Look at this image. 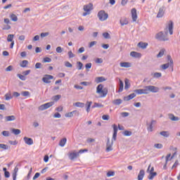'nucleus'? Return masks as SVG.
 <instances>
[{"label": "nucleus", "mask_w": 180, "mask_h": 180, "mask_svg": "<svg viewBox=\"0 0 180 180\" xmlns=\"http://www.w3.org/2000/svg\"><path fill=\"white\" fill-rule=\"evenodd\" d=\"M112 127H113V135H112V139L111 140V143L110 142L109 138H108L107 139L106 150H105L107 153H109L110 151H112L113 141H115L117 138V127L115 124H114L112 125Z\"/></svg>", "instance_id": "f257e3e1"}, {"label": "nucleus", "mask_w": 180, "mask_h": 180, "mask_svg": "<svg viewBox=\"0 0 180 180\" xmlns=\"http://www.w3.org/2000/svg\"><path fill=\"white\" fill-rule=\"evenodd\" d=\"M96 94L100 95V98H105L108 94V89H104V85L101 84L97 85Z\"/></svg>", "instance_id": "f03ea898"}, {"label": "nucleus", "mask_w": 180, "mask_h": 180, "mask_svg": "<svg viewBox=\"0 0 180 180\" xmlns=\"http://www.w3.org/2000/svg\"><path fill=\"white\" fill-rule=\"evenodd\" d=\"M143 89L146 91V94L151 93H158L160 91V88L153 85H148L143 86Z\"/></svg>", "instance_id": "7ed1b4c3"}, {"label": "nucleus", "mask_w": 180, "mask_h": 180, "mask_svg": "<svg viewBox=\"0 0 180 180\" xmlns=\"http://www.w3.org/2000/svg\"><path fill=\"white\" fill-rule=\"evenodd\" d=\"M167 34L168 32H165V34L163 33V32H159L156 36L155 38L157 40H159L160 41H167L169 40L167 38Z\"/></svg>", "instance_id": "20e7f679"}, {"label": "nucleus", "mask_w": 180, "mask_h": 180, "mask_svg": "<svg viewBox=\"0 0 180 180\" xmlns=\"http://www.w3.org/2000/svg\"><path fill=\"white\" fill-rule=\"evenodd\" d=\"M92 10H94V5L91 3L84 6V11L85 12L82 13V16H87L88 15H90Z\"/></svg>", "instance_id": "39448f33"}, {"label": "nucleus", "mask_w": 180, "mask_h": 180, "mask_svg": "<svg viewBox=\"0 0 180 180\" xmlns=\"http://www.w3.org/2000/svg\"><path fill=\"white\" fill-rule=\"evenodd\" d=\"M97 17L101 21H105L106 19L108 18V14L106 13L104 11H99L97 13Z\"/></svg>", "instance_id": "423d86ee"}, {"label": "nucleus", "mask_w": 180, "mask_h": 180, "mask_svg": "<svg viewBox=\"0 0 180 180\" xmlns=\"http://www.w3.org/2000/svg\"><path fill=\"white\" fill-rule=\"evenodd\" d=\"M53 105H54V102L46 103L45 104L41 105H40V107H39V110H41V111L46 110L49 108L53 106Z\"/></svg>", "instance_id": "0eeeda50"}, {"label": "nucleus", "mask_w": 180, "mask_h": 180, "mask_svg": "<svg viewBox=\"0 0 180 180\" xmlns=\"http://www.w3.org/2000/svg\"><path fill=\"white\" fill-rule=\"evenodd\" d=\"M54 77L49 75H46L44 78H42V82H44L45 84H51V80L53 79Z\"/></svg>", "instance_id": "6e6552de"}, {"label": "nucleus", "mask_w": 180, "mask_h": 180, "mask_svg": "<svg viewBox=\"0 0 180 180\" xmlns=\"http://www.w3.org/2000/svg\"><path fill=\"white\" fill-rule=\"evenodd\" d=\"M79 153L77 152H72V153H69V158L70 160H75L77 157H79Z\"/></svg>", "instance_id": "1a4fd4ad"}, {"label": "nucleus", "mask_w": 180, "mask_h": 180, "mask_svg": "<svg viewBox=\"0 0 180 180\" xmlns=\"http://www.w3.org/2000/svg\"><path fill=\"white\" fill-rule=\"evenodd\" d=\"M131 16L133 22H136L137 20V10L136 8L131 9Z\"/></svg>", "instance_id": "9d476101"}, {"label": "nucleus", "mask_w": 180, "mask_h": 180, "mask_svg": "<svg viewBox=\"0 0 180 180\" xmlns=\"http://www.w3.org/2000/svg\"><path fill=\"white\" fill-rule=\"evenodd\" d=\"M23 141L27 146H32L33 144V139L32 138L25 136L23 138Z\"/></svg>", "instance_id": "9b49d317"}, {"label": "nucleus", "mask_w": 180, "mask_h": 180, "mask_svg": "<svg viewBox=\"0 0 180 180\" xmlns=\"http://www.w3.org/2000/svg\"><path fill=\"white\" fill-rule=\"evenodd\" d=\"M173 28H174V22H172V20H169V25H168V30H169V33L171 35L174 33V32L172 30Z\"/></svg>", "instance_id": "f8f14e48"}, {"label": "nucleus", "mask_w": 180, "mask_h": 180, "mask_svg": "<svg viewBox=\"0 0 180 180\" xmlns=\"http://www.w3.org/2000/svg\"><path fill=\"white\" fill-rule=\"evenodd\" d=\"M136 97V94L135 93H131V94H129L128 96H125L124 98V101H129L131 99L134 98Z\"/></svg>", "instance_id": "ddd939ff"}, {"label": "nucleus", "mask_w": 180, "mask_h": 180, "mask_svg": "<svg viewBox=\"0 0 180 180\" xmlns=\"http://www.w3.org/2000/svg\"><path fill=\"white\" fill-rule=\"evenodd\" d=\"M131 56L136 58H141V53L139 52L131 51L130 53Z\"/></svg>", "instance_id": "4468645a"}, {"label": "nucleus", "mask_w": 180, "mask_h": 180, "mask_svg": "<svg viewBox=\"0 0 180 180\" xmlns=\"http://www.w3.org/2000/svg\"><path fill=\"white\" fill-rule=\"evenodd\" d=\"M168 117L172 122H178L179 120V117H175L174 114H168Z\"/></svg>", "instance_id": "2eb2a0df"}, {"label": "nucleus", "mask_w": 180, "mask_h": 180, "mask_svg": "<svg viewBox=\"0 0 180 180\" xmlns=\"http://www.w3.org/2000/svg\"><path fill=\"white\" fill-rule=\"evenodd\" d=\"M134 92L138 95H147V93L144 89L134 90Z\"/></svg>", "instance_id": "dca6fc26"}, {"label": "nucleus", "mask_w": 180, "mask_h": 180, "mask_svg": "<svg viewBox=\"0 0 180 180\" xmlns=\"http://www.w3.org/2000/svg\"><path fill=\"white\" fill-rule=\"evenodd\" d=\"M144 176H145V171L144 169H141L138 175V180H143Z\"/></svg>", "instance_id": "f3484780"}, {"label": "nucleus", "mask_w": 180, "mask_h": 180, "mask_svg": "<svg viewBox=\"0 0 180 180\" xmlns=\"http://www.w3.org/2000/svg\"><path fill=\"white\" fill-rule=\"evenodd\" d=\"M164 13H165L164 8L162 7V8H159V11L158 13L157 18H162L164 16Z\"/></svg>", "instance_id": "a211bd4d"}, {"label": "nucleus", "mask_w": 180, "mask_h": 180, "mask_svg": "<svg viewBox=\"0 0 180 180\" xmlns=\"http://www.w3.org/2000/svg\"><path fill=\"white\" fill-rule=\"evenodd\" d=\"M131 64L128 62H122L120 63V67L124 68H131Z\"/></svg>", "instance_id": "6ab92c4d"}, {"label": "nucleus", "mask_w": 180, "mask_h": 180, "mask_svg": "<svg viewBox=\"0 0 180 180\" xmlns=\"http://www.w3.org/2000/svg\"><path fill=\"white\" fill-rule=\"evenodd\" d=\"M106 81L104 77H98L96 78L95 82L96 84H100Z\"/></svg>", "instance_id": "aec40b11"}, {"label": "nucleus", "mask_w": 180, "mask_h": 180, "mask_svg": "<svg viewBox=\"0 0 180 180\" xmlns=\"http://www.w3.org/2000/svg\"><path fill=\"white\" fill-rule=\"evenodd\" d=\"M147 46H148V43H144L142 41H140L138 44V46H139V48L142 49H146L147 48Z\"/></svg>", "instance_id": "412c9836"}, {"label": "nucleus", "mask_w": 180, "mask_h": 180, "mask_svg": "<svg viewBox=\"0 0 180 180\" xmlns=\"http://www.w3.org/2000/svg\"><path fill=\"white\" fill-rule=\"evenodd\" d=\"M15 120V117L14 115L6 116L5 121L6 122H12Z\"/></svg>", "instance_id": "4be33fe9"}, {"label": "nucleus", "mask_w": 180, "mask_h": 180, "mask_svg": "<svg viewBox=\"0 0 180 180\" xmlns=\"http://www.w3.org/2000/svg\"><path fill=\"white\" fill-rule=\"evenodd\" d=\"M122 103H123L122 99H115L112 101V104L115 105H120L122 104Z\"/></svg>", "instance_id": "5701e85b"}, {"label": "nucleus", "mask_w": 180, "mask_h": 180, "mask_svg": "<svg viewBox=\"0 0 180 180\" xmlns=\"http://www.w3.org/2000/svg\"><path fill=\"white\" fill-rule=\"evenodd\" d=\"M11 131L13 134H14L15 136L17 135H20L21 134V130L19 129H15V128H13L11 129Z\"/></svg>", "instance_id": "b1692460"}, {"label": "nucleus", "mask_w": 180, "mask_h": 180, "mask_svg": "<svg viewBox=\"0 0 180 180\" xmlns=\"http://www.w3.org/2000/svg\"><path fill=\"white\" fill-rule=\"evenodd\" d=\"M18 172V168L15 167L14 169V172H13V174H12L13 180H17Z\"/></svg>", "instance_id": "393cba45"}, {"label": "nucleus", "mask_w": 180, "mask_h": 180, "mask_svg": "<svg viewBox=\"0 0 180 180\" xmlns=\"http://www.w3.org/2000/svg\"><path fill=\"white\" fill-rule=\"evenodd\" d=\"M120 24H121L122 26L128 25V20L126 18H121Z\"/></svg>", "instance_id": "a878e982"}, {"label": "nucleus", "mask_w": 180, "mask_h": 180, "mask_svg": "<svg viewBox=\"0 0 180 180\" xmlns=\"http://www.w3.org/2000/svg\"><path fill=\"white\" fill-rule=\"evenodd\" d=\"M157 176V172H149V176H148V179L153 180L154 177Z\"/></svg>", "instance_id": "bb28decb"}, {"label": "nucleus", "mask_w": 180, "mask_h": 180, "mask_svg": "<svg viewBox=\"0 0 180 180\" xmlns=\"http://www.w3.org/2000/svg\"><path fill=\"white\" fill-rule=\"evenodd\" d=\"M167 60L169 61V63H171L172 71H174V61L170 55L167 56Z\"/></svg>", "instance_id": "cd10ccee"}, {"label": "nucleus", "mask_w": 180, "mask_h": 180, "mask_svg": "<svg viewBox=\"0 0 180 180\" xmlns=\"http://www.w3.org/2000/svg\"><path fill=\"white\" fill-rule=\"evenodd\" d=\"M123 89H124V83H123L122 80H121L120 79V89H118L117 92H119V93L122 92Z\"/></svg>", "instance_id": "c85d7f7f"}, {"label": "nucleus", "mask_w": 180, "mask_h": 180, "mask_svg": "<svg viewBox=\"0 0 180 180\" xmlns=\"http://www.w3.org/2000/svg\"><path fill=\"white\" fill-rule=\"evenodd\" d=\"M66 142H67L66 138H63L62 140L60 141L59 146L60 147H64L66 144Z\"/></svg>", "instance_id": "c756f323"}, {"label": "nucleus", "mask_w": 180, "mask_h": 180, "mask_svg": "<svg viewBox=\"0 0 180 180\" xmlns=\"http://www.w3.org/2000/svg\"><path fill=\"white\" fill-rule=\"evenodd\" d=\"M74 105L77 108H84V103L82 102H76Z\"/></svg>", "instance_id": "7c9ffc66"}, {"label": "nucleus", "mask_w": 180, "mask_h": 180, "mask_svg": "<svg viewBox=\"0 0 180 180\" xmlns=\"http://www.w3.org/2000/svg\"><path fill=\"white\" fill-rule=\"evenodd\" d=\"M169 67H171L170 63H167L161 65V68L163 70H167Z\"/></svg>", "instance_id": "2f4dec72"}, {"label": "nucleus", "mask_w": 180, "mask_h": 180, "mask_svg": "<svg viewBox=\"0 0 180 180\" xmlns=\"http://www.w3.org/2000/svg\"><path fill=\"white\" fill-rule=\"evenodd\" d=\"M10 19H11V20L13 22H17L18 21V17L15 14L10 15Z\"/></svg>", "instance_id": "473e14b6"}, {"label": "nucleus", "mask_w": 180, "mask_h": 180, "mask_svg": "<svg viewBox=\"0 0 180 180\" xmlns=\"http://www.w3.org/2000/svg\"><path fill=\"white\" fill-rule=\"evenodd\" d=\"M13 98V96H11V93H7L5 94V100L7 101H10Z\"/></svg>", "instance_id": "72a5a7b5"}, {"label": "nucleus", "mask_w": 180, "mask_h": 180, "mask_svg": "<svg viewBox=\"0 0 180 180\" xmlns=\"http://www.w3.org/2000/svg\"><path fill=\"white\" fill-rule=\"evenodd\" d=\"M165 51H166L165 49H161L160 51H159L158 54L157 55V58H161L164 56Z\"/></svg>", "instance_id": "f704fd0d"}, {"label": "nucleus", "mask_w": 180, "mask_h": 180, "mask_svg": "<svg viewBox=\"0 0 180 180\" xmlns=\"http://www.w3.org/2000/svg\"><path fill=\"white\" fill-rule=\"evenodd\" d=\"M162 136H164V137H169V133L168 131H160L159 133Z\"/></svg>", "instance_id": "c9c22d12"}, {"label": "nucleus", "mask_w": 180, "mask_h": 180, "mask_svg": "<svg viewBox=\"0 0 180 180\" xmlns=\"http://www.w3.org/2000/svg\"><path fill=\"white\" fill-rule=\"evenodd\" d=\"M13 39H14V35L13 34H8V38H7V41H8V42H14Z\"/></svg>", "instance_id": "e433bc0d"}, {"label": "nucleus", "mask_w": 180, "mask_h": 180, "mask_svg": "<svg viewBox=\"0 0 180 180\" xmlns=\"http://www.w3.org/2000/svg\"><path fill=\"white\" fill-rule=\"evenodd\" d=\"M147 131L149 132H152L153 131V126L152 124L147 123Z\"/></svg>", "instance_id": "4c0bfd02"}, {"label": "nucleus", "mask_w": 180, "mask_h": 180, "mask_svg": "<svg viewBox=\"0 0 180 180\" xmlns=\"http://www.w3.org/2000/svg\"><path fill=\"white\" fill-rule=\"evenodd\" d=\"M104 108V105H103L101 103H94V105H92V108Z\"/></svg>", "instance_id": "58836bf2"}, {"label": "nucleus", "mask_w": 180, "mask_h": 180, "mask_svg": "<svg viewBox=\"0 0 180 180\" xmlns=\"http://www.w3.org/2000/svg\"><path fill=\"white\" fill-rule=\"evenodd\" d=\"M21 95L23 96V97H28L30 96V94L28 91H24L21 93Z\"/></svg>", "instance_id": "ea45409f"}, {"label": "nucleus", "mask_w": 180, "mask_h": 180, "mask_svg": "<svg viewBox=\"0 0 180 180\" xmlns=\"http://www.w3.org/2000/svg\"><path fill=\"white\" fill-rule=\"evenodd\" d=\"M153 171H154V167H151V165H150L149 167H148V169L146 171L147 173H154Z\"/></svg>", "instance_id": "a19ab883"}, {"label": "nucleus", "mask_w": 180, "mask_h": 180, "mask_svg": "<svg viewBox=\"0 0 180 180\" xmlns=\"http://www.w3.org/2000/svg\"><path fill=\"white\" fill-rule=\"evenodd\" d=\"M75 113H77V110L72 111V112H70L66 114L65 116H66L67 117H72L74 115V114H75Z\"/></svg>", "instance_id": "79ce46f5"}, {"label": "nucleus", "mask_w": 180, "mask_h": 180, "mask_svg": "<svg viewBox=\"0 0 180 180\" xmlns=\"http://www.w3.org/2000/svg\"><path fill=\"white\" fill-rule=\"evenodd\" d=\"M64 65L68 68H72V64H71L69 61H65L64 63Z\"/></svg>", "instance_id": "37998d69"}, {"label": "nucleus", "mask_w": 180, "mask_h": 180, "mask_svg": "<svg viewBox=\"0 0 180 180\" xmlns=\"http://www.w3.org/2000/svg\"><path fill=\"white\" fill-rule=\"evenodd\" d=\"M0 148H2L4 150H6L8 149V146L6 144H4V143H0Z\"/></svg>", "instance_id": "c03bdc74"}, {"label": "nucleus", "mask_w": 180, "mask_h": 180, "mask_svg": "<svg viewBox=\"0 0 180 180\" xmlns=\"http://www.w3.org/2000/svg\"><path fill=\"white\" fill-rule=\"evenodd\" d=\"M29 62L27 60H23L22 62V64H20V67L25 68L27 67V65H28Z\"/></svg>", "instance_id": "a18cd8bd"}, {"label": "nucleus", "mask_w": 180, "mask_h": 180, "mask_svg": "<svg viewBox=\"0 0 180 180\" xmlns=\"http://www.w3.org/2000/svg\"><path fill=\"white\" fill-rule=\"evenodd\" d=\"M77 70H82L83 63H81L80 61H78V62L77 63Z\"/></svg>", "instance_id": "49530a36"}, {"label": "nucleus", "mask_w": 180, "mask_h": 180, "mask_svg": "<svg viewBox=\"0 0 180 180\" xmlns=\"http://www.w3.org/2000/svg\"><path fill=\"white\" fill-rule=\"evenodd\" d=\"M122 134H124V136H131L132 133L131 131L126 130Z\"/></svg>", "instance_id": "de8ad7c7"}, {"label": "nucleus", "mask_w": 180, "mask_h": 180, "mask_svg": "<svg viewBox=\"0 0 180 180\" xmlns=\"http://www.w3.org/2000/svg\"><path fill=\"white\" fill-rule=\"evenodd\" d=\"M155 148L161 149L163 148V145L162 143H155Z\"/></svg>", "instance_id": "09e8293b"}, {"label": "nucleus", "mask_w": 180, "mask_h": 180, "mask_svg": "<svg viewBox=\"0 0 180 180\" xmlns=\"http://www.w3.org/2000/svg\"><path fill=\"white\" fill-rule=\"evenodd\" d=\"M17 77L20 78V80L22 81H25L26 80V77L24 75H22L20 74L17 75Z\"/></svg>", "instance_id": "8fccbe9b"}, {"label": "nucleus", "mask_w": 180, "mask_h": 180, "mask_svg": "<svg viewBox=\"0 0 180 180\" xmlns=\"http://www.w3.org/2000/svg\"><path fill=\"white\" fill-rule=\"evenodd\" d=\"M130 87V84L128 82V79H125V86H124V89H128Z\"/></svg>", "instance_id": "3c124183"}, {"label": "nucleus", "mask_w": 180, "mask_h": 180, "mask_svg": "<svg viewBox=\"0 0 180 180\" xmlns=\"http://www.w3.org/2000/svg\"><path fill=\"white\" fill-rule=\"evenodd\" d=\"M1 134H2L4 136H10V131H4L1 132Z\"/></svg>", "instance_id": "603ef678"}, {"label": "nucleus", "mask_w": 180, "mask_h": 180, "mask_svg": "<svg viewBox=\"0 0 180 180\" xmlns=\"http://www.w3.org/2000/svg\"><path fill=\"white\" fill-rule=\"evenodd\" d=\"M44 63H51V58H48V57H46L44 58Z\"/></svg>", "instance_id": "864d4df0"}, {"label": "nucleus", "mask_w": 180, "mask_h": 180, "mask_svg": "<svg viewBox=\"0 0 180 180\" xmlns=\"http://www.w3.org/2000/svg\"><path fill=\"white\" fill-rule=\"evenodd\" d=\"M154 78H160L162 77V74L160 72H155L153 75Z\"/></svg>", "instance_id": "5fc2aeb1"}, {"label": "nucleus", "mask_w": 180, "mask_h": 180, "mask_svg": "<svg viewBox=\"0 0 180 180\" xmlns=\"http://www.w3.org/2000/svg\"><path fill=\"white\" fill-rule=\"evenodd\" d=\"M115 175V172H107V176L108 177H111V176H114Z\"/></svg>", "instance_id": "6e6d98bb"}, {"label": "nucleus", "mask_w": 180, "mask_h": 180, "mask_svg": "<svg viewBox=\"0 0 180 180\" xmlns=\"http://www.w3.org/2000/svg\"><path fill=\"white\" fill-rule=\"evenodd\" d=\"M103 37H104V39H110V36L108 32H104L103 34Z\"/></svg>", "instance_id": "4d7b16f0"}, {"label": "nucleus", "mask_w": 180, "mask_h": 180, "mask_svg": "<svg viewBox=\"0 0 180 180\" xmlns=\"http://www.w3.org/2000/svg\"><path fill=\"white\" fill-rule=\"evenodd\" d=\"M60 98H61L60 95H56V96L53 97V99L54 101H58Z\"/></svg>", "instance_id": "13d9d810"}, {"label": "nucleus", "mask_w": 180, "mask_h": 180, "mask_svg": "<svg viewBox=\"0 0 180 180\" xmlns=\"http://www.w3.org/2000/svg\"><path fill=\"white\" fill-rule=\"evenodd\" d=\"M68 56H69L70 58H72L75 57V55L73 54L72 51H70L69 52H68Z\"/></svg>", "instance_id": "bf43d9fd"}, {"label": "nucleus", "mask_w": 180, "mask_h": 180, "mask_svg": "<svg viewBox=\"0 0 180 180\" xmlns=\"http://www.w3.org/2000/svg\"><path fill=\"white\" fill-rule=\"evenodd\" d=\"M95 63L101 64L103 63V59L101 58H97L95 60Z\"/></svg>", "instance_id": "052dcab7"}, {"label": "nucleus", "mask_w": 180, "mask_h": 180, "mask_svg": "<svg viewBox=\"0 0 180 180\" xmlns=\"http://www.w3.org/2000/svg\"><path fill=\"white\" fill-rule=\"evenodd\" d=\"M96 44H97V41H91V42L89 44V48L91 49V48H92L94 46H95Z\"/></svg>", "instance_id": "680f3d73"}, {"label": "nucleus", "mask_w": 180, "mask_h": 180, "mask_svg": "<svg viewBox=\"0 0 180 180\" xmlns=\"http://www.w3.org/2000/svg\"><path fill=\"white\" fill-rule=\"evenodd\" d=\"M92 64L91 63H89L85 65L86 70H90L91 68Z\"/></svg>", "instance_id": "e2e57ef3"}, {"label": "nucleus", "mask_w": 180, "mask_h": 180, "mask_svg": "<svg viewBox=\"0 0 180 180\" xmlns=\"http://www.w3.org/2000/svg\"><path fill=\"white\" fill-rule=\"evenodd\" d=\"M56 52L58 53H61L63 52V49L61 46H58L56 47Z\"/></svg>", "instance_id": "0e129e2a"}, {"label": "nucleus", "mask_w": 180, "mask_h": 180, "mask_svg": "<svg viewBox=\"0 0 180 180\" xmlns=\"http://www.w3.org/2000/svg\"><path fill=\"white\" fill-rule=\"evenodd\" d=\"M41 68V63H37L35 64V69L39 70Z\"/></svg>", "instance_id": "69168bd1"}, {"label": "nucleus", "mask_w": 180, "mask_h": 180, "mask_svg": "<svg viewBox=\"0 0 180 180\" xmlns=\"http://www.w3.org/2000/svg\"><path fill=\"white\" fill-rule=\"evenodd\" d=\"M102 119H103V120H109L110 116L108 115H103V117H102Z\"/></svg>", "instance_id": "338daca9"}, {"label": "nucleus", "mask_w": 180, "mask_h": 180, "mask_svg": "<svg viewBox=\"0 0 180 180\" xmlns=\"http://www.w3.org/2000/svg\"><path fill=\"white\" fill-rule=\"evenodd\" d=\"M49 36V32H42L41 33V37L44 38V37H47Z\"/></svg>", "instance_id": "774afa93"}]
</instances>
